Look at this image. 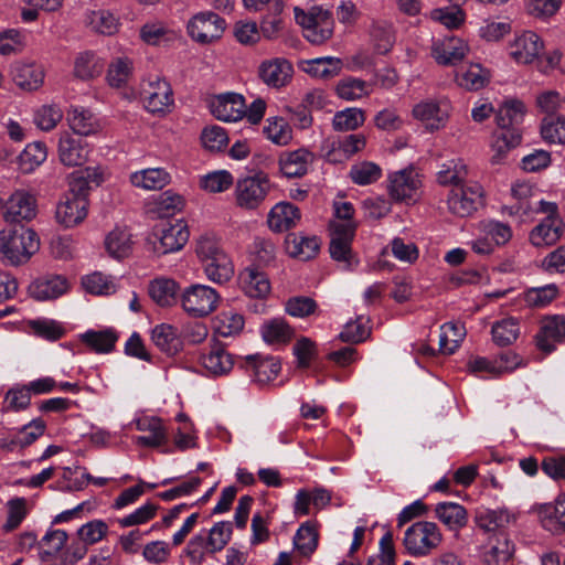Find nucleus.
<instances>
[{
  "mask_svg": "<svg viewBox=\"0 0 565 565\" xmlns=\"http://www.w3.org/2000/svg\"><path fill=\"white\" fill-rule=\"evenodd\" d=\"M40 248V239L32 228L0 231V262L12 266L26 263Z\"/></svg>",
  "mask_w": 565,
  "mask_h": 565,
  "instance_id": "obj_1",
  "label": "nucleus"
},
{
  "mask_svg": "<svg viewBox=\"0 0 565 565\" xmlns=\"http://www.w3.org/2000/svg\"><path fill=\"white\" fill-rule=\"evenodd\" d=\"M296 23L301 28L303 38L313 45H321L331 39L334 30L332 13L320 6L308 10L294 8Z\"/></svg>",
  "mask_w": 565,
  "mask_h": 565,
  "instance_id": "obj_2",
  "label": "nucleus"
},
{
  "mask_svg": "<svg viewBox=\"0 0 565 565\" xmlns=\"http://www.w3.org/2000/svg\"><path fill=\"white\" fill-rule=\"evenodd\" d=\"M443 541L438 525L429 521H418L406 529L403 545L415 557L429 555Z\"/></svg>",
  "mask_w": 565,
  "mask_h": 565,
  "instance_id": "obj_3",
  "label": "nucleus"
},
{
  "mask_svg": "<svg viewBox=\"0 0 565 565\" xmlns=\"http://www.w3.org/2000/svg\"><path fill=\"white\" fill-rule=\"evenodd\" d=\"M140 98L146 110L154 115H166L174 106L172 87L160 76L149 77L142 82Z\"/></svg>",
  "mask_w": 565,
  "mask_h": 565,
  "instance_id": "obj_4",
  "label": "nucleus"
},
{
  "mask_svg": "<svg viewBox=\"0 0 565 565\" xmlns=\"http://www.w3.org/2000/svg\"><path fill=\"white\" fill-rule=\"evenodd\" d=\"M366 146L363 134L331 136L321 143V156L330 163H342L362 151Z\"/></svg>",
  "mask_w": 565,
  "mask_h": 565,
  "instance_id": "obj_5",
  "label": "nucleus"
},
{
  "mask_svg": "<svg viewBox=\"0 0 565 565\" xmlns=\"http://www.w3.org/2000/svg\"><path fill=\"white\" fill-rule=\"evenodd\" d=\"M483 204V189L477 182L452 188L447 198L448 211L458 217L472 215Z\"/></svg>",
  "mask_w": 565,
  "mask_h": 565,
  "instance_id": "obj_6",
  "label": "nucleus"
},
{
  "mask_svg": "<svg viewBox=\"0 0 565 565\" xmlns=\"http://www.w3.org/2000/svg\"><path fill=\"white\" fill-rule=\"evenodd\" d=\"M270 189V181L265 173L239 179L235 185L236 203L239 207L254 210L264 202Z\"/></svg>",
  "mask_w": 565,
  "mask_h": 565,
  "instance_id": "obj_7",
  "label": "nucleus"
},
{
  "mask_svg": "<svg viewBox=\"0 0 565 565\" xmlns=\"http://www.w3.org/2000/svg\"><path fill=\"white\" fill-rule=\"evenodd\" d=\"M216 290L205 285H192L181 296L184 311L192 317H205L213 312L218 303Z\"/></svg>",
  "mask_w": 565,
  "mask_h": 565,
  "instance_id": "obj_8",
  "label": "nucleus"
},
{
  "mask_svg": "<svg viewBox=\"0 0 565 565\" xmlns=\"http://www.w3.org/2000/svg\"><path fill=\"white\" fill-rule=\"evenodd\" d=\"M450 113L451 104L446 97L420 100L412 110L413 117L424 122L430 131L444 128L449 120Z\"/></svg>",
  "mask_w": 565,
  "mask_h": 565,
  "instance_id": "obj_9",
  "label": "nucleus"
},
{
  "mask_svg": "<svg viewBox=\"0 0 565 565\" xmlns=\"http://www.w3.org/2000/svg\"><path fill=\"white\" fill-rule=\"evenodd\" d=\"M189 228L184 221L179 220L174 223H167L160 230L156 231L150 243L153 252L158 255L174 253L183 248L189 241Z\"/></svg>",
  "mask_w": 565,
  "mask_h": 565,
  "instance_id": "obj_10",
  "label": "nucleus"
},
{
  "mask_svg": "<svg viewBox=\"0 0 565 565\" xmlns=\"http://www.w3.org/2000/svg\"><path fill=\"white\" fill-rule=\"evenodd\" d=\"M565 341V315H546L541 318L539 330L534 337L536 348L551 354L557 344Z\"/></svg>",
  "mask_w": 565,
  "mask_h": 565,
  "instance_id": "obj_11",
  "label": "nucleus"
},
{
  "mask_svg": "<svg viewBox=\"0 0 565 565\" xmlns=\"http://www.w3.org/2000/svg\"><path fill=\"white\" fill-rule=\"evenodd\" d=\"M356 224L354 222L347 223H330V256L335 262L347 264V267L352 266V242L355 236Z\"/></svg>",
  "mask_w": 565,
  "mask_h": 565,
  "instance_id": "obj_12",
  "label": "nucleus"
},
{
  "mask_svg": "<svg viewBox=\"0 0 565 565\" xmlns=\"http://www.w3.org/2000/svg\"><path fill=\"white\" fill-rule=\"evenodd\" d=\"M225 20L214 12H200L188 23V33L195 42L206 44L222 36Z\"/></svg>",
  "mask_w": 565,
  "mask_h": 565,
  "instance_id": "obj_13",
  "label": "nucleus"
},
{
  "mask_svg": "<svg viewBox=\"0 0 565 565\" xmlns=\"http://www.w3.org/2000/svg\"><path fill=\"white\" fill-rule=\"evenodd\" d=\"M199 362L202 367L213 376L228 374L234 366V358L226 350L225 345L216 339L210 341L206 348H203Z\"/></svg>",
  "mask_w": 565,
  "mask_h": 565,
  "instance_id": "obj_14",
  "label": "nucleus"
},
{
  "mask_svg": "<svg viewBox=\"0 0 565 565\" xmlns=\"http://www.w3.org/2000/svg\"><path fill=\"white\" fill-rule=\"evenodd\" d=\"M259 79L270 88H281L292 78V64L285 57L264 60L258 66Z\"/></svg>",
  "mask_w": 565,
  "mask_h": 565,
  "instance_id": "obj_15",
  "label": "nucleus"
},
{
  "mask_svg": "<svg viewBox=\"0 0 565 565\" xmlns=\"http://www.w3.org/2000/svg\"><path fill=\"white\" fill-rule=\"evenodd\" d=\"M36 215V199L24 190H17L7 200L3 218L8 223L30 221Z\"/></svg>",
  "mask_w": 565,
  "mask_h": 565,
  "instance_id": "obj_16",
  "label": "nucleus"
},
{
  "mask_svg": "<svg viewBox=\"0 0 565 565\" xmlns=\"http://www.w3.org/2000/svg\"><path fill=\"white\" fill-rule=\"evenodd\" d=\"M88 213V200L74 194H65L56 205V222L65 228L81 224Z\"/></svg>",
  "mask_w": 565,
  "mask_h": 565,
  "instance_id": "obj_17",
  "label": "nucleus"
},
{
  "mask_svg": "<svg viewBox=\"0 0 565 565\" xmlns=\"http://www.w3.org/2000/svg\"><path fill=\"white\" fill-rule=\"evenodd\" d=\"M419 188L418 173L413 169H404L390 175L388 193L394 201L414 200Z\"/></svg>",
  "mask_w": 565,
  "mask_h": 565,
  "instance_id": "obj_18",
  "label": "nucleus"
},
{
  "mask_svg": "<svg viewBox=\"0 0 565 565\" xmlns=\"http://www.w3.org/2000/svg\"><path fill=\"white\" fill-rule=\"evenodd\" d=\"M543 42L540 36L532 31H524L515 35L509 45L510 56L518 63H532L542 52Z\"/></svg>",
  "mask_w": 565,
  "mask_h": 565,
  "instance_id": "obj_19",
  "label": "nucleus"
},
{
  "mask_svg": "<svg viewBox=\"0 0 565 565\" xmlns=\"http://www.w3.org/2000/svg\"><path fill=\"white\" fill-rule=\"evenodd\" d=\"M211 111L220 120L237 121L245 115V99L236 93L218 95L211 102Z\"/></svg>",
  "mask_w": 565,
  "mask_h": 565,
  "instance_id": "obj_20",
  "label": "nucleus"
},
{
  "mask_svg": "<svg viewBox=\"0 0 565 565\" xmlns=\"http://www.w3.org/2000/svg\"><path fill=\"white\" fill-rule=\"evenodd\" d=\"M136 428L139 431L148 433V435L136 437L135 443L138 446L157 448L168 443L167 428L159 417H140L136 420Z\"/></svg>",
  "mask_w": 565,
  "mask_h": 565,
  "instance_id": "obj_21",
  "label": "nucleus"
},
{
  "mask_svg": "<svg viewBox=\"0 0 565 565\" xmlns=\"http://www.w3.org/2000/svg\"><path fill=\"white\" fill-rule=\"evenodd\" d=\"M88 145L79 137L64 132L60 137L58 158L64 166L77 167L88 158Z\"/></svg>",
  "mask_w": 565,
  "mask_h": 565,
  "instance_id": "obj_22",
  "label": "nucleus"
},
{
  "mask_svg": "<svg viewBox=\"0 0 565 565\" xmlns=\"http://www.w3.org/2000/svg\"><path fill=\"white\" fill-rule=\"evenodd\" d=\"M467 43L457 36H445L434 42L431 54L441 65H452L460 62L468 53Z\"/></svg>",
  "mask_w": 565,
  "mask_h": 565,
  "instance_id": "obj_23",
  "label": "nucleus"
},
{
  "mask_svg": "<svg viewBox=\"0 0 565 565\" xmlns=\"http://www.w3.org/2000/svg\"><path fill=\"white\" fill-rule=\"evenodd\" d=\"M242 367L250 373L258 383H267L278 375L281 365L275 356L253 354L245 356Z\"/></svg>",
  "mask_w": 565,
  "mask_h": 565,
  "instance_id": "obj_24",
  "label": "nucleus"
},
{
  "mask_svg": "<svg viewBox=\"0 0 565 565\" xmlns=\"http://www.w3.org/2000/svg\"><path fill=\"white\" fill-rule=\"evenodd\" d=\"M300 210L289 202H279L268 213L267 223L273 232L281 233L297 226L300 222Z\"/></svg>",
  "mask_w": 565,
  "mask_h": 565,
  "instance_id": "obj_25",
  "label": "nucleus"
},
{
  "mask_svg": "<svg viewBox=\"0 0 565 565\" xmlns=\"http://www.w3.org/2000/svg\"><path fill=\"white\" fill-rule=\"evenodd\" d=\"M287 253L295 258L309 260L319 253L321 242L316 235L290 233L285 239Z\"/></svg>",
  "mask_w": 565,
  "mask_h": 565,
  "instance_id": "obj_26",
  "label": "nucleus"
},
{
  "mask_svg": "<svg viewBox=\"0 0 565 565\" xmlns=\"http://www.w3.org/2000/svg\"><path fill=\"white\" fill-rule=\"evenodd\" d=\"M44 70L35 63H17L12 68V81L22 90H38L44 83Z\"/></svg>",
  "mask_w": 565,
  "mask_h": 565,
  "instance_id": "obj_27",
  "label": "nucleus"
},
{
  "mask_svg": "<svg viewBox=\"0 0 565 565\" xmlns=\"http://www.w3.org/2000/svg\"><path fill=\"white\" fill-rule=\"evenodd\" d=\"M537 514L545 529L565 532V491L561 492L553 503L540 505Z\"/></svg>",
  "mask_w": 565,
  "mask_h": 565,
  "instance_id": "obj_28",
  "label": "nucleus"
},
{
  "mask_svg": "<svg viewBox=\"0 0 565 565\" xmlns=\"http://www.w3.org/2000/svg\"><path fill=\"white\" fill-rule=\"evenodd\" d=\"M67 289V281L62 276H50L36 279L29 286L32 298L45 301L62 296Z\"/></svg>",
  "mask_w": 565,
  "mask_h": 565,
  "instance_id": "obj_29",
  "label": "nucleus"
},
{
  "mask_svg": "<svg viewBox=\"0 0 565 565\" xmlns=\"http://www.w3.org/2000/svg\"><path fill=\"white\" fill-rule=\"evenodd\" d=\"M151 341L167 355H175L183 347V342L177 329L168 323L157 324L151 330Z\"/></svg>",
  "mask_w": 565,
  "mask_h": 565,
  "instance_id": "obj_30",
  "label": "nucleus"
},
{
  "mask_svg": "<svg viewBox=\"0 0 565 565\" xmlns=\"http://www.w3.org/2000/svg\"><path fill=\"white\" fill-rule=\"evenodd\" d=\"M243 291L250 298H263L270 291V282L265 273L255 267H247L239 274Z\"/></svg>",
  "mask_w": 565,
  "mask_h": 565,
  "instance_id": "obj_31",
  "label": "nucleus"
},
{
  "mask_svg": "<svg viewBox=\"0 0 565 565\" xmlns=\"http://www.w3.org/2000/svg\"><path fill=\"white\" fill-rule=\"evenodd\" d=\"M562 221L558 217H545L530 233V242L535 247L555 244L562 236Z\"/></svg>",
  "mask_w": 565,
  "mask_h": 565,
  "instance_id": "obj_32",
  "label": "nucleus"
},
{
  "mask_svg": "<svg viewBox=\"0 0 565 565\" xmlns=\"http://www.w3.org/2000/svg\"><path fill=\"white\" fill-rule=\"evenodd\" d=\"M319 534L316 527L306 522L299 526L294 536V552L296 557L309 559L316 552Z\"/></svg>",
  "mask_w": 565,
  "mask_h": 565,
  "instance_id": "obj_33",
  "label": "nucleus"
},
{
  "mask_svg": "<svg viewBox=\"0 0 565 565\" xmlns=\"http://www.w3.org/2000/svg\"><path fill=\"white\" fill-rule=\"evenodd\" d=\"M67 121L71 129L79 136H89L100 129L96 116L84 107H73L67 113Z\"/></svg>",
  "mask_w": 565,
  "mask_h": 565,
  "instance_id": "obj_34",
  "label": "nucleus"
},
{
  "mask_svg": "<svg viewBox=\"0 0 565 565\" xmlns=\"http://www.w3.org/2000/svg\"><path fill=\"white\" fill-rule=\"evenodd\" d=\"M310 152L305 149L287 152L280 156L279 167L287 178H299L307 173L310 162Z\"/></svg>",
  "mask_w": 565,
  "mask_h": 565,
  "instance_id": "obj_35",
  "label": "nucleus"
},
{
  "mask_svg": "<svg viewBox=\"0 0 565 565\" xmlns=\"http://www.w3.org/2000/svg\"><path fill=\"white\" fill-rule=\"evenodd\" d=\"M522 135L520 129H510L505 131H495L493 135V141L491 145L492 157L491 162L493 164L501 163L507 153L518 147L521 143Z\"/></svg>",
  "mask_w": 565,
  "mask_h": 565,
  "instance_id": "obj_36",
  "label": "nucleus"
},
{
  "mask_svg": "<svg viewBox=\"0 0 565 565\" xmlns=\"http://www.w3.org/2000/svg\"><path fill=\"white\" fill-rule=\"evenodd\" d=\"M490 81V73L480 64H470L456 73V82L467 90H479Z\"/></svg>",
  "mask_w": 565,
  "mask_h": 565,
  "instance_id": "obj_37",
  "label": "nucleus"
},
{
  "mask_svg": "<svg viewBox=\"0 0 565 565\" xmlns=\"http://www.w3.org/2000/svg\"><path fill=\"white\" fill-rule=\"evenodd\" d=\"M468 177V167L462 159H450L440 166L437 172V181L440 185L454 188L465 184Z\"/></svg>",
  "mask_w": 565,
  "mask_h": 565,
  "instance_id": "obj_38",
  "label": "nucleus"
},
{
  "mask_svg": "<svg viewBox=\"0 0 565 565\" xmlns=\"http://www.w3.org/2000/svg\"><path fill=\"white\" fill-rule=\"evenodd\" d=\"M436 518L449 530H459L467 523L466 509L455 502H440L435 508Z\"/></svg>",
  "mask_w": 565,
  "mask_h": 565,
  "instance_id": "obj_39",
  "label": "nucleus"
},
{
  "mask_svg": "<svg viewBox=\"0 0 565 565\" xmlns=\"http://www.w3.org/2000/svg\"><path fill=\"white\" fill-rule=\"evenodd\" d=\"M130 181L145 190H161L170 182V174L162 168H149L134 172Z\"/></svg>",
  "mask_w": 565,
  "mask_h": 565,
  "instance_id": "obj_40",
  "label": "nucleus"
},
{
  "mask_svg": "<svg viewBox=\"0 0 565 565\" xmlns=\"http://www.w3.org/2000/svg\"><path fill=\"white\" fill-rule=\"evenodd\" d=\"M524 116V105L520 100H509L498 109L495 120L499 130L519 129Z\"/></svg>",
  "mask_w": 565,
  "mask_h": 565,
  "instance_id": "obj_41",
  "label": "nucleus"
},
{
  "mask_svg": "<svg viewBox=\"0 0 565 565\" xmlns=\"http://www.w3.org/2000/svg\"><path fill=\"white\" fill-rule=\"evenodd\" d=\"M104 62L94 52L79 53L74 62V75L82 81L99 76L104 71Z\"/></svg>",
  "mask_w": 565,
  "mask_h": 565,
  "instance_id": "obj_42",
  "label": "nucleus"
},
{
  "mask_svg": "<svg viewBox=\"0 0 565 565\" xmlns=\"http://www.w3.org/2000/svg\"><path fill=\"white\" fill-rule=\"evenodd\" d=\"M260 334L266 343L280 344L292 339L294 329L284 319L275 318L262 324Z\"/></svg>",
  "mask_w": 565,
  "mask_h": 565,
  "instance_id": "obj_43",
  "label": "nucleus"
},
{
  "mask_svg": "<svg viewBox=\"0 0 565 565\" xmlns=\"http://www.w3.org/2000/svg\"><path fill=\"white\" fill-rule=\"evenodd\" d=\"M204 264V273L206 277L216 284H225L234 275V266L228 257L225 254H218V257H214L213 259H209L203 263Z\"/></svg>",
  "mask_w": 565,
  "mask_h": 565,
  "instance_id": "obj_44",
  "label": "nucleus"
},
{
  "mask_svg": "<svg viewBox=\"0 0 565 565\" xmlns=\"http://www.w3.org/2000/svg\"><path fill=\"white\" fill-rule=\"evenodd\" d=\"M302 71L317 78H331L341 71V61L331 56L303 61Z\"/></svg>",
  "mask_w": 565,
  "mask_h": 565,
  "instance_id": "obj_45",
  "label": "nucleus"
},
{
  "mask_svg": "<svg viewBox=\"0 0 565 565\" xmlns=\"http://www.w3.org/2000/svg\"><path fill=\"white\" fill-rule=\"evenodd\" d=\"M105 246L111 257L125 258L132 249L131 234L126 228L116 227L106 236Z\"/></svg>",
  "mask_w": 565,
  "mask_h": 565,
  "instance_id": "obj_46",
  "label": "nucleus"
},
{
  "mask_svg": "<svg viewBox=\"0 0 565 565\" xmlns=\"http://www.w3.org/2000/svg\"><path fill=\"white\" fill-rule=\"evenodd\" d=\"M466 328L460 322H447L441 326L439 334V350L445 354H452L463 341Z\"/></svg>",
  "mask_w": 565,
  "mask_h": 565,
  "instance_id": "obj_47",
  "label": "nucleus"
},
{
  "mask_svg": "<svg viewBox=\"0 0 565 565\" xmlns=\"http://www.w3.org/2000/svg\"><path fill=\"white\" fill-rule=\"evenodd\" d=\"M134 73V62L127 56L114 58L108 65L107 82L111 87L125 86Z\"/></svg>",
  "mask_w": 565,
  "mask_h": 565,
  "instance_id": "obj_48",
  "label": "nucleus"
},
{
  "mask_svg": "<svg viewBox=\"0 0 565 565\" xmlns=\"http://www.w3.org/2000/svg\"><path fill=\"white\" fill-rule=\"evenodd\" d=\"M178 285L168 278H158L151 281L149 294L153 301L161 307H169L175 302Z\"/></svg>",
  "mask_w": 565,
  "mask_h": 565,
  "instance_id": "obj_49",
  "label": "nucleus"
},
{
  "mask_svg": "<svg viewBox=\"0 0 565 565\" xmlns=\"http://www.w3.org/2000/svg\"><path fill=\"white\" fill-rule=\"evenodd\" d=\"M117 340L118 334L113 329L87 331L83 334V342L96 353L111 352Z\"/></svg>",
  "mask_w": 565,
  "mask_h": 565,
  "instance_id": "obj_50",
  "label": "nucleus"
},
{
  "mask_svg": "<svg viewBox=\"0 0 565 565\" xmlns=\"http://www.w3.org/2000/svg\"><path fill=\"white\" fill-rule=\"evenodd\" d=\"M364 121V110L356 107H349L334 114L332 127L335 131H350L363 126Z\"/></svg>",
  "mask_w": 565,
  "mask_h": 565,
  "instance_id": "obj_51",
  "label": "nucleus"
},
{
  "mask_svg": "<svg viewBox=\"0 0 565 565\" xmlns=\"http://www.w3.org/2000/svg\"><path fill=\"white\" fill-rule=\"evenodd\" d=\"M373 85L359 78L348 77L337 85V94L344 100H356L369 96L372 93Z\"/></svg>",
  "mask_w": 565,
  "mask_h": 565,
  "instance_id": "obj_52",
  "label": "nucleus"
},
{
  "mask_svg": "<svg viewBox=\"0 0 565 565\" xmlns=\"http://www.w3.org/2000/svg\"><path fill=\"white\" fill-rule=\"evenodd\" d=\"M46 147L42 142H32L26 145L19 156V168L24 173L34 171L46 160Z\"/></svg>",
  "mask_w": 565,
  "mask_h": 565,
  "instance_id": "obj_53",
  "label": "nucleus"
},
{
  "mask_svg": "<svg viewBox=\"0 0 565 565\" xmlns=\"http://www.w3.org/2000/svg\"><path fill=\"white\" fill-rule=\"evenodd\" d=\"M492 339L499 347H508L512 344L520 334L519 322L514 318H505L493 323Z\"/></svg>",
  "mask_w": 565,
  "mask_h": 565,
  "instance_id": "obj_54",
  "label": "nucleus"
},
{
  "mask_svg": "<svg viewBox=\"0 0 565 565\" xmlns=\"http://www.w3.org/2000/svg\"><path fill=\"white\" fill-rule=\"evenodd\" d=\"M244 317L235 311L221 312L214 322L215 332L221 337H234L239 334L244 328Z\"/></svg>",
  "mask_w": 565,
  "mask_h": 565,
  "instance_id": "obj_55",
  "label": "nucleus"
},
{
  "mask_svg": "<svg viewBox=\"0 0 565 565\" xmlns=\"http://www.w3.org/2000/svg\"><path fill=\"white\" fill-rule=\"evenodd\" d=\"M513 552V543L504 534H500L484 553V561L489 565H501L512 557Z\"/></svg>",
  "mask_w": 565,
  "mask_h": 565,
  "instance_id": "obj_56",
  "label": "nucleus"
},
{
  "mask_svg": "<svg viewBox=\"0 0 565 565\" xmlns=\"http://www.w3.org/2000/svg\"><path fill=\"white\" fill-rule=\"evenodd\" d=\"M86 24L93 31L104 35H111L118 30L117 18L107 10H97L87 13Z\"/></svg>",
  "mask_w": 565,
  "mask_h": 565,
  "instance_id": "obj_57",
  "label": "nucleus"
},
{
  "mask_svg": "<svg viewBox=\"0 0 565 565\" xmlns=\"http://www.w3.org/2000/svg\"><path fill=\"white\" fill-rule=\"evenodd\" d=\"M63 118V110L56 104L42 105L35 109L33 122L43 131L53 130Z\"/></svg>",
  "mask_w": 565,
  "mask_h": 565,
  "instance_id": "obj_58",
  "label": "nucleus"
},
{
  "mask_svg": "<svg viewBox=\"0 0 565 565\" xmlns=\"http://www.w3.org/2000/svg\"><path fill=\"white\" fill-rule=\"evenodd\" d=\"M558 292L555 284L530 288L524 292V301L529 307L544 308L557 298Z\"/></svg>",
  "mask_w": 565,
  "mask_h": 565,
  "instance_id": "obj_59",
  "label": "nucleus"
},
{
  "mask_svg": "<svg viewBox=\"0 0 565 565\" xmlns=\"http://www.w3.org/2000/svg\"><path fill=\"white\" fill-rule=\"evenodd\" d=\"M349 175L353 183L367 185L376 182L382 177V169L374 162L362 161L351 167Z\"/></svg>",
  "mask_w": 565,
  "mask_h": 565,
  "instance_id": "obj_60",
  "label": "nucleus"
},
{
  "mask_svg": "<svg viewBox=\"0 0 565 565\" xmlns=\"http://www.w3.org/2000/svg\"><path fill=\"white\" fill-rule=\"evenodd\" d=\"M264 134L269 140L279 146L287 145L292 138V130L290 126L281 117L267 119V125L264 127Z\"/></svg>",
  "mask_w": 565,
  "mask_h": 565,
  "instance_id": "obj_61",
  "label": "nucleus"
},
{
  "mask_svg": "<svg viewBox=\"0 0 565 565\" xmlns=\"http://www.w3.org/2000/svg\"><path fill=\"white\" fill-rule=\"evenodd\" d=\"M82 284L93 295H111L116 291L115 279L98 271L85 276Z\"/></svg>",
  "mask_w": 565,
  "mask_h": 565,
  "instance_id": "obj_62",
  "label": "nucleus"
},
{
  "mask_svg": "<svg viewBox=\"0 0 565 565\" xmlns=\"http://www.w3.org/2000/svg\"><path fill=\"white\" fill-rule=\"evenodd\" d=\"M284 307L285 311L291 317L307 318L316 313L318 303L311 297L294 296L285 301Z\"/></svg>",
  "mask_w": 565,
  "mask_h": 565,
  "instance_id": "obj_63",
  "label": "nucleus"
},
{
  "mask_svg": "<svg viewBox=\"0 0 565 565\" xmlns=\"http://www.w3.org/2000/svg\"><path fill=\"white\" fill-rule=\"evenodd\" d=\"M393 533L386 531L379 542V553L369 557L366 565H395Z\"/></svg>",
  "mask_w": 565,
  "mask_h": 565,
  "instance_id": "obj_64",
  "label": "nucleus"
}]
</instances>
